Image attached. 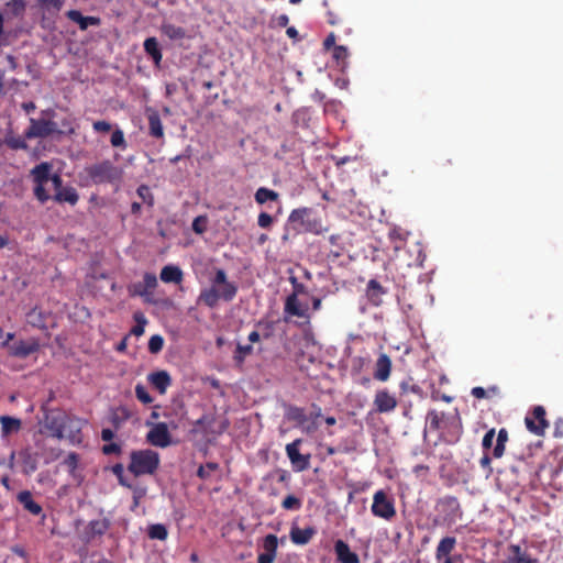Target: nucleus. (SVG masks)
Wrapping results in <instances>:
<instances>
[{"label": "nucleus", "instance_id": "f257e3e1", "mask_svg": "<svg viewBox=\"0 0 563 563\" xmlns=\"http://www.w3.org/2000/svg\"><path fill=\"white\" fill-rule=\"evenodd\" d=\"M82 426L81 419L60 409H51L44 413L40 432L57 440L66 438L71 444L77 445L82 442Z\"/></svg>", "mask_w": 563, "mask_h": 563}, {"label": "nucleus", "instance_id": "f03ea898", "mask_svg": "<svg viewBox=\"0 0 563 563\" xmlns=\"http://www.w3.org/2000/svg\"><path fill=\"white\" fill-rule=\"evenodd\" d=\"M238 294V286L228 280L227 273L222 268L216 271L214 277L211 279V286L201 290L199 302L209 308H214L219 300L232 301Z\"/></svg>", "mask_w": 563, "mask_h": 563}, {"label": "nucleus", "instance_id": "7ed1b4c3", "mask_svg": "<svg viewBox=\"0 0 563 563\" xmlns=\"http://www.w3.org/2000/svg\"><path fill=\"white\" fill-rule=\"evenodd\" d=\"M86 178L91 184L99 185H118L121 179L123 172L109 159H103L93 164H90L84 168Z\"/></svg>", "mask_w": 563, "mask_h": 563}, {"label": "nucleus", "instance_id": "20e7f679", "mask_svg": "<svg viewBox=\"0 0 563 563\" xmlns=\"http://www.w3.org/2000/svg\"><path fill=\"white\" fill-rule=\"evenodd\" d=\"M159 454L153 450H134L130 453L128 471L135 477L153 475L159 467Z\"/></svg>", "mask_w": 563, "mask_h": 563}, {"label": "nucleus", "instance_id": "39448f33", "mask_svg": "<svg viewBox=\"0 0 563 563\" xmlns=\"http://www.w3.org/2000/svg\"><path fill=\"white\" fill-rule=\"evenodd\" d=\"M53 165L48 162H42L35 165L30 175L34 183L33 194L34 197L42 203H46L52 197L45 188V185L49 181L52 175Z\"/></svg>", "mask_w": 563, "mask_h": 563}, {"label": "nucleus", "instance_id": "423d86ee", "mask_svg": "<svg viewBox=\"0 0 563 563\" xmlns=\"http://www.w3.org/2000/svg\"><path fill=\"white\" fill-rule=\"evenodd\" d=\"M111 528V520L107 517L92 519L79 532V538L85 544L100 540Z\"/></svg>", "mask_w": 563, "mask_h": 563}, {"label": "nucleus", "instance_id": "0eeeda50", "mask_svg": "<svg viewBox=\"0 0 563 563\" xmlns=\"http://www.w3.org/2000/svg\"><path fill=\"white\" fill-rule=\"evenodd\" d=\"M371 511L375 517L390 521L396 516L395 500L379 489L373 496Z\"/></svg>", "mask_w": 563, "mask_h": 563}, {"label": "nucleus", "instance_id": "6e6552de", "mask_svg": "<svg viewBox=\"0 0 563 563\" xmlns=\"http://www.w3.org/2000/svg\"><path fill=\"white\" fill-rule=\"evenodd\" d=\"M65 5V0H35L32 9H35L41 18V25L46 26L55 22Z\"/></svg>", "mask_w": 563, "mask_h": 563}, {"label": "nucleus", "instance_id": "1a4fd4ad", "mask_svg": "<svg viewBox=\"0 0 563 563\" xmlns=\"http://www.w3.org/2000/svg\"><path fill=\"white\" fill-rule=\"evenodd\" d=\"M437 510L442 515V519L446 523H454L462 519L463 511L456 497L444 496L437 503Z\"/></svg>", "mask_w": 563, "mask_h": 563}, {"label": "nucleus", "instance_id": "9d476101", "mask_svg": "<svg viewBox=\"0 0 563 563\" xmlns=\"http://www.w3.org/2000/svg\"><path fill=\"white\" fill-rule=\"evenodd\" d=\"M457 544L455 537H443L435 549V560L438 563H462L463 558L461 554L452 555Z\"/></svg>", "mask_w": 563, "mask_h": 563}, {"label": "nucleus", "instance_id": "9b49d317", "mask_svg": "<svg viewBox=\"0 0 563 563\" xmlns=\"http://www.w3.org/2000/svg\"><path fill=\"white\" fill-rule=\"evenodd\" d=\"M301 443L302 439H296L286 445V454L295 472H303L308 470L310 466L311 455L309 453L301 454L299 452V446L301 445Z\"/></svg>", "mask_w": 563, "mask_h": 563}, {"label": "nucleus", "instance_id": "f8f14e48", "mask_svg": "<svg viewBox=\"0 0 563 563\" xmlns=\"http://www.w3.org/2000/svg\"><path fill=\"white\" fill-rule=\"evenodd\" d=\"M545 415L547 412L543 406H536L525 418L527 429L536 435H543L545 429L549 427Z\"/></svg>", "mask_w": 563, "mask_h": 563}, {"label": "nucleus", "instance_id": "ddd939ff", "mask_svg": "<svg viewBox=\"0 0 563 563\" xmlns=\"http://www.w3.org/2000/svg\"><path fill=\"white\" fill-rule=\"evenodd\" d=\"M146 424L152 426L146 434V441L150 444L158 448H166L170 444V434L165 422L152 423L147 421Z\"/></svg>", "mask_w": 563, "mask_h": 563}, {"label": "nucleus", "instance_id": "4468645a", "mask_svg": "<svg viewBox=\"0 0 563 563\" xmlns=\"http://www.w3.org/2000/svg\"><path fill=\"white\" fill-rule=\"evenodd\" d=\"M57 130V125L55 122L51 120H36L31 119L30 120V126L25 130V137L29 140L36 139V137H47L55 133Z\"/></svg>", "mask_w": 563, "mask_h": 563}, {"label": "nucleus", "instance_id": "2eb2a0df", "mask_svg": "<svg viewBox=\"0 0 563 563\" xmlns=\"http://www.w3.org/2000/svg\"><path fill=\"white\" fill-rule=\"evenodd\" d=\"M373 405L376 412L389 413L396 409L398 401L395 395L383 388L376 391Z\"/></svg>", "mask_w": 563, "mask_h": 563}, {"label": "nucleus", "instance_id": "dca6fc26", "mask_svg": "<svg viewBox=\"0 0 563 563\" xmlns=\"http://www.w3.org/2000/svg\"><path fill=\"white\" fill-rule=\"evenodd\" d=\"M40 350V343L36 339L20 340L9 345L10 355L19 358H25Z\"/></svg>", "mask_w": 563, "mask_h": 563}, {"label": "nucleus", "instance_id": "f3484780", "mask_svg": "<svg viewBox=\"0 0 563 563\" xmlns=\"http://www.w3.org/2000/svg\"><path fill=\"white\" fill-rule=\"evenodd\" d=\"M308 308L302 306L299 302L296 294H290L287 296L284 305V312L289 317H299V318H308Z\"/></svg>", "mask_w": 563, "mask_h": 563}, {"label": "nucleus", "instance_id": "a211bd4d", "mask_svg": "<svg viewBox=\"0 0 563 563\" xmlns=\"http://www.w3.org/2000/svg\"><path fill=\"white\" fill-rule=\"evenodd\" d=\"M317 530L314 527H307L305 529L298 526H292L289 532L290 540L294 544L306 545L316 536Z\"/></svg>", "mask_w": 563, "mask_h": 563}, {"label": "nucleus", "instance_id": "6ab92c4d", "mask_svg": "<svg viewBox=\"0 0 563 563\" xmlns=\"http://www.w3.org/2000/svg\"><path fill=\"white\" fill-rule=\"evenodd\" d=\"M334 552L340 563H360L358 555L351 551L350 545L343 540L335 541Z\"/></svg>", "mask_w": 563, "mask_h": 563}, {"label": "nucleus", "instance_id": "aec40b11", "mask_svg": "<svg viewBox=\"0 0 563 563\" xmlns=\"http://www.w3.org/2000/svg\"><path fill=\"white\" fill-rule=\"evenodd\" d=\"M66 16L77 23L81 31H86L89 26H99L101 24V20L98 16H85L78 10H69L66 13Z\"/></svg>", "mask_w": 563, "mask_h": 563}, {"label": "nucleus", "instance_id": "412c9836", "mask_svg": "<svg viewBox=\"0 0 563 563\" xmlns=\"http://www.w3.org/2000/svg\"><path fill=\"white\" fill-rule=\"evenodd\" d=\"M526 467V464L521 461L519 465H516V466H511L509 467V470H505V471H499L498 472V477H497V481H498V485H504L503 482H501V478L500 476H506V477H511L509 483L505 484L506 487L508 488H514V487H517V486H520L521 485V482H522V478L520 476V472L523 471V467Z\"/></svg>", "mask_w": 563, "mask_h": 563}, {"label": "nucleus", "instance_id": "4be33fe9", "mask_svg": "<svg viewBox=\"0 0 563 563\" xmlns=\"http://www.w3.org/2000/svg\"><path fill=\"white\" fill-rule=\"evenodd\" d=\"M151 385L159 391V394L164 395L168 387L172 385L170 375L166 371H158L151 373L147 376Z\"/></svg>", "mask_w": 563, "mask_h": 563}, {"label": "nucleus", "instance_id": "5701e85b", "mask_svg": "<svg viewBox=\"0 0 563 563\" xmlns=\"http://www.w3.org/2000/svg\"><path fill=\"white\" fill-rule=\"evenodd\" d=\"M391 372V361L387 354H380L375 364L374 378L386 382Z\"/></svg>", "mask_w": 563, "mask_h": 563}, {"label": "nucleus", "instance_id": "b1692460", "mask_svg": "<svg viewBox=\"0 0 563 563\" xmlns=\"http://www.w3.org/2000/svg\"><path fill=\"white\" fill-rule=\"evenodd\" d=\"M57 203H69L75 206L79 200V194L73 186H65L53 196Z\"/></svg>", "mask_w": 563, "mask_h": 563}, {"label": "nucleus", "instance_id": "393cba45", "mask_svg": "<svg viewBox=\"0 0 563 563\" xmlns=\"http://www.w3.org/2000/svg\"><path fill=\"white\" fill-rule=\"evenodd\" d=\"M18 501L23 506V508L34 516H38L42 514L43 508L40 504H37L32 494L29 490H23L18 494Z\"/></svg>", "mask_w": 563, "mask_h": 563}, {"label": "nucleus", "instance_id": "a878e982", "mask_svg": "<svg viewBox=\"0 0 563 563\" xmlns=\"http://www.w3.org/2000/svg\"><path fill=\"white\" fill-rule=\"evenodd\" d=\"M25 134L23 136L15 135L11 130L8 131L4 135L2 143L13 151L23 150L26 151L29 145L26 143Z\"/></svg>", "mask_w": 563, "mask_h": 563}, {"label": "nucleus", "instance_id": "bb28decb", "mask_svg": "<svg viewBox=\"0 0 563 563\" xmlns=\"http://www.w3.org/2000/svg\"><path fill=\"white\" fill-rule=\"evenodd\" d=\"M162 282L179 284L183 280V271L175 265H166L162 268L159 275Z\"/></svg>", "mask_w": 563, "mask_h": 563}, {"label": "nucleus", "instance_id": "cd10ccee", "mask_svg": "<svg viewBox=\"0 0 563 563\" xmlns=\"http://www.w3.org/2000/svg\"><path fill=\"white\" fill-rule=\"evenodd\" d=\"M144 51L153 59L156 66L162 62L163 54L156 37H147L144 41Z\"/></svg>", "mask_w": 563, "mask_h": 563}, {"label": "nucleus", "instance_id": "c85d7f7f", "mask_svg": "<svg viewBox=\"0 0 563 563\" xmlns=\"http://www.w3.org/2000/svg\"><path fill=\"white\" fill-rule=\"evenodd\" d=\"M19 457L24 474L30 475L37 470L36 456L30 450H22L19 453Z\"/></svg>", "mask_w": 563, "mask_h": 563}, {"label": "nucleus", "instance_id": "c756f323", "mask_svg": "<svg viewBox=\"0 0 563 563\" xmlns=\"http://www.w3.org/2000/svg\"><path fill=\"white\" fill-rule=\"evenodd\" d=\"M26 321L33 328L46 329V314L38 307H34L27 312Z\"/></svg>", "mask_w": 563, "mask_h": 563}, {"label": "nucleus", "instance_id": "7c9ffc66", "mask_svg": "<svg viewBox=\"0 0 563 563\" xmlns=\"http://www.w3.org/2000/svg\"><path fill=\"white\" fill-rule=\"evenodd\" d=\"M150 135L156 139L164 137V128L159 114L155 111L147 115Z\"/></svg>", "mask_w": 563, "mask_h": 563}, {"label": "nucleus", "instance_id": "2f4dec72", "mask_svg": "<svg viewBox=\"0 0 563 563\" xmlns=\"http://www.w3.org/2000/svg\"><path fill=\"white\" fill-rule=\"evenodd\" d=\"M285 416L289 421H295L299 426H302L303 428L306 427L305 423L307 422L308 417L303 408L290 405L286 408Z\"/></svg>", "mask_w": 563, "mask_h": 563}, {"label": "nucleus", "instance_id": "473e14b6", "mask_svg": "<svg viewBox=\"0 0 563 563\" xmlns=\"http://www.w3.org/2000/svg\"><path fill=\"white\" fill-rule=\"evenodd\" d=\"M254 199L256 203L264 205L267 201H277L279 199V194L273 189L260 187L255 191Z\"/></svg>", "mask_w": 563, "mask_h": 563}, {"label": "nucleus", "instance_id": "72a5a7b5", "mask_svg": "<svg viewBox=\"0 0 563 563\" xmlns=\"http://www.w3.org/2000/svg\"><path fill=\"white\" fill-rule=\"evenodd\" d=\"M508 439V431L505 428H501L497 433L496 444L493 449V456L495 459H499L504 455Z\"/></svg>", "mask_w": 563, "mask_h": 563}, {"label": "nucleus", "instance_id": "f704fd0d", "mask_svg": "<svg viewBox=\"0 0 563 563\" xmlns=\"http://www.w3.org/2000/svg\"><path fill=\"white\" fill-rule=\"evenodd\" d=\"M1 431L4 435L18 432L21 428V420L18 418L2 416L0 417Z\"/></svg>", "mask_w": 563, "mask_h": 563}, {"label": "nucleus", "instance_id": "c9c22d12", "mask_svg": "<svg viewBox=\"0 0 563 563\" xmlns=\"http://www.w3.org/2000/svg\"><path fill=\"white\" fill-rule=\"evenodd\" d=\"M349 56L350 53L346 46H334V49L332 51V58L340 69L343 70L347 66Z\"/></svg>", "mask_w": 563, "mask_h": 563}, {"label": "nucleus", "instance_id": "e433bc0d", "mask_svg": "<svg viewBox=\"0 0 563 563\" xmlns=\"http://www.w3.org/2000/svg\"><path fill=\"white\" fill-rule=\"evenodd\" d=\"M147 536L151 540L165 541L168 537V530L163 523H153L147 528Z\"/></svg>", "mask_w": 563, "mask_h": 563}, {"label": "nucleus", "instance_id": "4c0bfd02", "mask_svg": "<svg viewBox=\"0 0 563 563\" xmlns=\"http://www.w3.org/2000/svg\"><path fill=\"white\" fill-rule=\"evenodd\" d=\"M385 292L386 291L384 290L383 286L376 279H371L368 282L367 296L372 302L377 305L380 301V296Z\"/></svg>", "mask_w": 563, "mask_h": 563}, {"label": "nucleus", "instance_id": "58836bf2", "mask_svg": "<svg viewBox=\"0 0 563 563\" xmlns=\"http://www.w3.org/2000/svg\"><path fill=\"white\" fill-rule=\"evenodd\" d=\"M162 32L170 40H181L186 35L183 27L174 24H163Z\"/></svg>", "mask_w": 563, "mask_h": 563}, {"label": "nucleus", "instance_id": "ea45409f", "mask_svg": "<svg viewBox=\"0 0 563 563\" xmlns=\"http://www.w3.org/2000/svg\"><path fill=\"white\" fill-rule=\"evenodd\" d=\"M312 411L309 415L311 423L307 424L303 430L308 433L313 432L318 429L317 420L322 417L321 407L317 404H311Z\"/></svg>", "mask_w": 563, "mask_h": 563}, {"label": "nucleus", "instance_id": "a19ab883", "mask_svg": "<svg viewBox=\"0 0 563 563\" xmlns=\"http://www.w3.org/2000/svg\"><path fill=\"white\" fill-rule=\"evenodd\" d=\"M278 548V538L275 534H267L263 540V549L266 554L276 556Z\"/></svg>", "mask_w": 563, "mask_h": 563}, {"label": "nucleus", "instance_id": "79ce46f5", "mask_svg": "<svg viewBox=\"0 0 563 563\" xmlns=\"http://www.w3.org/2000/svg\"><path fill=\"white\" fill-rule=\"evenodd\" d=\"M310 211L311 210L306 207L294 209L288 217V222L290 224H303L305 218L310 213Z\"/></svg>", "mask_w": 563, "mask_h": 563}, {"label": "nucleus", "instance_id": "37998d69", "mask_svg": "<svg viewBox=\"0 0 563 563\" xmlns=\"http://www.w3.org/2000/svg\"><path fill=\"white\" fill-rule=\"evenodd\" d=\"M511 549H512L514 555L511 558H509L507 561H505L504 563H532L530 556L527 553L521 552V549L519 545H512Z\"/></svg>", "mask_w": 563, "mask_h": 563}, {"label": "nucleus", "instance_id": "c03bdc74", "mask_svg": "<svg viewBox=\"0 0 563 563\" xmlns=\"http://www.w3.org/2000/svg\"><path fill=\"white\" fill-rule=\"evenodd\" d=\"M253 353V346L251 344L242 345L238 344L234 352V361L238 365L243 364L245 357Z\"/></svg>", "mask_w": 563, "mask_h": 563}, {"label": "nucleus", "instance_id": "a18cd8bd", "mask_svg": "<svg viewBox=\"0 0 563 563\" xmlns=\"http://www.w3.org/2000/svg\"><path fill=\"white\" fill-rule=\"evenodd\" d=\"M130 489L132 490V497H133V503L131 506V510L133 511L140 506V503L145 497L147 490H146V487H144V486H139V485H133V484H132V488H130Z\"/></svg>", "mask_w": 563, "mask_h": 563}, {"label": "nucleus", "instance_id": "49530a36", "mask_svg": "<svg viewBox=\"0 0 563 563\" xmlns=\"http://www.w3.org/2000/svg\"><path fill=\"white\" fill-rule=\"evenodd\" d=\"M5 5L15 18L22 16L26 7L24 0H10Z\"/></svg>", "mask_w": 563, "mask_h": 563}, {"label": "nucleus", "instance_id": "de8ad7c7", "mask_svg": "<svg viewBox=\"0 0 563 563\" xmlns=\"http://www.w3.org/2000/svg\"><path fill=\"white\" fill-rule=\"evenodd\" d=\"M134 320L136 324L131 329V334L135 336H141L144 333L145 324L147 320L142 312L134 313Z\"/></svg>", "mask_w": 563, "mask_h": 563}, {"label": "nucleus", "instance_id": "09e8293b", "mask_svg": "<svg viewBox=\"0 0 563 563\" xmlns=\"http://www.w3.org/2000/svg\"><path fill=\"white\" fill-rule=\"evenodd\" d=\"M137 196L142 199V201L148 207L154 206V196L151 191V188L147 185H141L136 189Z\"/></svg>", "mask_w": 563, "mask_h": 563}, {"label": "nucleus", "instance_id": "8fccbe9b", "mask_svg": "<svg viewBox=\"0 0 563 563\" xmlns=\"http://www.w3.org/2000/svg\"><path fill=\"white\" fill-rule=\"evenodd\" d=\"M111 472L117 476L118 483L125 487L132 488V483H130L124 476V466L121 463H117L111 467Z\"/></svg>", "mask_w": 563, "mask_h": 563}, {"label": "nucleus", "instance_id": "3c124183", "mask_svg": "<svg viewBox=\"0 0 563 563\" xmlns=\"http://www.w3.org/2000/svg\"><path fill=\"white\" fill-rule=\"evenodd\" d=\"M148 351L152 354H157L162 351L164 346V339L159 334H154L148 340Z\"/></svg>", "mask_w": 563, "mask_h": 563}, {"label": "nucleus", "instance_id": "603ef678", "mask_svg": "<svg viewBox=\"0 0 563 563\" xmlns=\"http://www.w3.org/2000/svg\"><path fill=\"white\" fill-rule=\"evenodd\" d=\"M413 251L416 252V256L412 261L408 262V266H422L427 256L419 242L415 243Z\"/></svg>", "mask_w": 563, "mask_h": 563}, {"label": "nucleus", "instance_id": "864d4df0", "mask_svg": "<svg viewBox=\"0 0 563 563\" xmlns=\"http://www.w3.org/2000/svg\"><path fill=\"white\" fill-rule=\"evenodd\" d=\"M135 396L141 402L148 405L153 402V397L147 391L146 387L142 384L135 386Z\"/></svg>", "mask_w": 563, "mask_h": 563}, {"label": "nucleus", "instance_id": "5fc2aeb1", "mask_svg": "<svg viewBox=\"0 0 563 563\" xmlns=\"http://www.w3.org/2000/svg\"><path fill=\"white\" fill-rule=\"evenodd\" d=\"M282 506L286 510H298L301 507V500L294 495H288L283 500Z\"/></svg>", "mask_w": 563, "mask_h": 563}, {"label": "nucleus", "instance_id": "6e6d98bb", "mask_svg": "<svg viewBox=\"0 0 563 563\" xmlns=\"http://www.w3.org/2000/svg\"><path fill=\"white\" fill-rule=\"evenodd\" d=\"M208 219L206 216H198L194 219L191 229L197 234H202L207 230Z\"/></svg>", "mask_w": 563, "mask_h": 563}, {"label": "nucleus", "instance_id": "4d7b16f0", "mask_svg": "<svg viewBox=\"0 0 563 563\" xmlns=\"http://www.w3.org/2000/svg\"><path fill=\"white\" fill-rule=\"evenodd\" d=\"M219 465L214 462H208L206 465H201L197 471V476L201 479H207L210 473L218 470Z\"/></svg>", "mask_w": 563, "mask_h": 563}, {"label": "nucleus", "instance_id": "13d9d810", "mask_svg": "<svg viewBox=\"0 0 563 563\" xmlns=\"http://www.w3.org/2000/svg\"><path fill=\"white\" fill-rule=\"evenodd\" d=\"M79 464V455L76 452H70L64 460V465L68 468L70 474H74Z\"/></svg>", "mask_w": 563, "mask_h": 563}, {"label": "nucleus", "instance_id": "bf43d9fd", "mask_svg": "<svg viewBox=\"0 0 563 563\" xmlns=\"http://www.w3.org/2000/svg\"><path fill=\"white\" fill-rule=\"evenodd\" d=\"M110 142L113 147H121V148L126 147L124 134H123L122 130H120V129H117L112 132Z\"/></svg>", "mask_w": 563, "mask_h": 563}, {"label": "nucleus", "instance_id": "052dcab7", "mask_svg": "<svg viewBox=\"0 0 563 563\" xmlns=\"http://www.w3.org/2000/svg\"><path fill=\"white\" fill-rule=\"evenodd\" d=\"M441 420V416L437 410H430L427 415V421L431 430H439Z\"/></svg>", "mask_w": 563, "mask_h": 563}, {"label": "nucleus", "instance_id": "680f3d73", "mask_svg": "<svg viewBox=\"0 0 563 563\" xmlns=\"http://www.w3.org/2000/svg\"><path fill=\"white\" fill-rule=\"evenodd\" d=\"M142 284L144 285V289H146L148 294L152 292V290L157 286L156 275L152 273H145L143 276Z\"/></svg>", "mask_w": 563, "mask_h": 563}, {"label": "nucleus", "instance_id": "e2e57ef3", "mask_svg": "<svg viewBox=\"0 0 563 563\" xmlns=\"http://www.w3.org/2000/svg\"><path fill=\"white\" fill-rule=\"evenodd\" d=\"M481 467L485 471L486 477L488 478L493 474L492 459L487 452H484L479 460Z\"/></svg>", "mask_w": 563, "mask_h": 563}, {"label": "nucleus", "instance_id": "0e129e2a", "mask_svg": "<svg viewBox=\"0 0 563 563\" xmlns=\"http://www.w3.org/2000/svg\"><path fill=\"white\" fill-rule=\"evenodd\" d=\"M274 219L273 217L267 212H261L257 217V224L262 229H268L273 224Z\"/></svg>", "mask_w": 563, "mask_h": 563}, {"label": "nucleus", "instance_id": "69168bd1", "mask_svg": "<svg viewBox=\"0 0 563 563\" xmlns=\"http://www.w3.org/2000/svg\"><path fill=\"white\" fill-rule=\"evenodd\" d=\"M495 435H496L495 429L492 428L483 437L482 446L485 450V452L493 446Z\"/></svg>", "mask_w": 563, "mask_h": 563}, {"label": "nucleus", "instance_id": "338daca9", "mask_svg": "<svg viewBox=\"0 0 563 563\" xmlns=\"http://www.w3.org/2000/svg\"><path fill=\"white\" fill-rule=\"evenodd\" d=\"M129 292L131 296H140V297H145L148 295L146 289H144V285L142 283L133 284L131 287H129Z\"/></svg>", "mask_w": 563, "mask_h": 563}, {"label": "nucleus", "instance_id": "774afa93", "mask_svg": "<svg viewBox=\"0 0 563 563\" xmlns=\"http://www.w3.org/2000/svg\"><path fill=\"white\" fill-rule=\"evenodd\" d=\"M121 452H122L121 445L118 443H109V444H104L102 446V453L104 455H111V454L119 455V454H121Z\"/></svg>", "mask_w": 563, "mask_h": 563}]
</instances>
